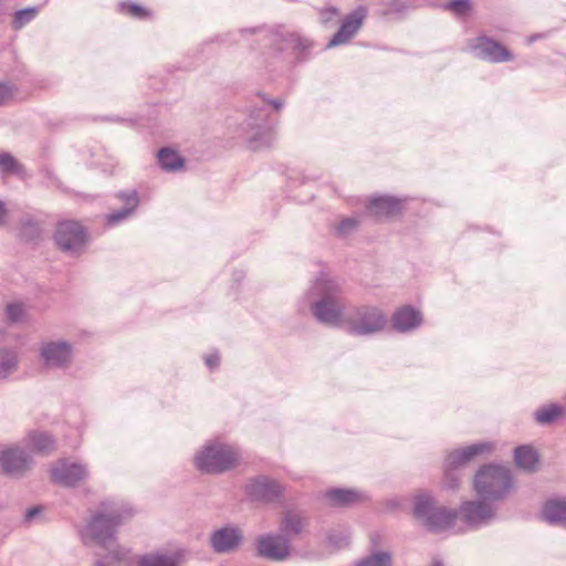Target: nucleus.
I'll return each instance as SVG.
<instances>
[{
  "mask_svg": "<svg viewBox=\"0 0 566 566\" xmlns=\"http://www.w3.org/2000/svg\"><path fill=\"white\" fill-rule=\"evenodd\" d=\"M185 558L184 548L154 551L134 556V566H181Z\"/></svg>",
  "mask_w": 566,
  "mask_h": 566,
  "instance_id": "13",
  "label": "nucleus"
},
{
  "mask_svg": "<svg viewBox=\"0 0 566 566\" xmlns=\"http://www.w3.org/2000/svg\"><path fill=\"white\" fill-rule=\"evenodd\" d=\"M308 295L313 298L311 310L321 323L344 327L345 304L342 301L339 284L327 274L317 277Z\"/></svg>",
  "mask_w": 566,
  "mask_h": 566,
  "instance_id": "1",
  "label": "nucleus"
},
{
  "mask_svg": "<svg viewBox=\"0 0 566 566\" xmlns=\"http://www.w3.org/2000/svg\"><path fill=\"white\" fill-rule=\"evenodd\" d=\"M130 515V510L122 503L102 502L82 530L83 541L106 547L114 539L117 527Z\"/></svg>",
  "mask_w": 566,
  "mask_h": 566,
  "instance_id": "2",
  "label": "nucleus"
},
{
  "mask_svg": "<svg viewBox=\"0 0 566 566\" xmlns=\"http://www.w3.org/2000/svg\"><path fill=\"white\" fill-rule=\"evenodd\" d=\"M25 306L21 303H12L7 306V315L11 322H20L25 316Z\"/></svg>",
  "mask_w": 566,
  "mask_h": 566,
  "instance_id": "38",
  "label": "nucleus"
},
{
  "mask_svg": "<svg viewBox=\"0 0 566 566\" xmlns=\"http://www.w3.org/2000/svg\"><path fill=\"white\" fill-rule=\"evenodd\" d=\"M40 513H41V509H40V507H32V509H30V510H28V511H27L24 518H25V521H27V522H29V523H30V522H32V521H33V518H34L35 516H38Z\"/></svg>",
  "mask_w": 566,
  "mask_h": 566,
  "instance_id": "44",
  "label": "nucleus"
},
{
  "mask_svg": "<svg viewBox=\"0 0 566 566\" xmlns=\"http://www.w3.org/2000/svg\"><path fill=\"white\" fill-rule=\"evenodd\" d=\"M240 461V452L233 446L212 442L203 447L196 455V468L209 474L221 473L233 469Z\"/></svg>",
  "mask_w": 566,
  "mask_h": 566,
  "instance_id": "5",
  "label": "nucleus"
},
{
  "mask_svg": "<svg viewBox=\"0 0 566 566\" xmlns=\"http://www.w3.org/2000/svg\"><path fill=\"white\" fill-rule=\"evenodd\" d=\"M516 465L525 471H535L538 464L537 452L530 446H521L514 450Z\"/></svg>",
  "mask_w": 566,
  "mask_h": 566,
  "instance_id": "24",
  "label": "nucleus"
},
{
  "mask_svg": "<svg viewBox=\"0 0 566 566\" xmlns=\"http://www.w3.org/2000/svg\"><path fill=\"white\" fill-rule=\"evenodd\" d=\"M122 9H126L128 14L132 15L133 18H136V19H147V18H150V12L139 6V4H136V3H126V2H123L119 4Z\"/></svg>",
  "mask_w": 566,
  "mask_h": 566,
  "instance_id": "36",
  "label": "nucleus"
},
{
  "mask_svg": "<svg viewBox=\"0 0 566 566\" xmlns=\"http://www.w3.org/2000/svg\"><path fill=\"white\" fill-rule=\"evenodd\" d=\"M54 241L62 251L77 254L87 242V233L78 222L66 220L57 223Z\"/></svg>",
  "mask_w": 566,
  "mask_h": 566,
  "instance_id": "8",
  "label": "nucleus"
},
{
  "mask_svg": "<svg viewBox=\"0 0 566 566\" xmlns=\"http://www.w3.org/2000/svg\"><path fill=\"white\" fill-rule=\"evenodd\" d=\"M243 542V533L237 526H224L210 534L209 543L214 553L229 554L235 552Z\"/></svg>",
  "mask_w": 566,
  "mask_h": 566,
  "instance_id": "12",
  "label": "nucleus"
},
{
  "mask_svg": "<svg viewBox=\"0 0 566 566\" xmlns=\"http://www.w3.org/2000/svg\"><path fill=\"white\" fill-rule=\"evenodd\" d=\"M356 566H391V555L388 552L375 553L357 563Z\"/></svg>",
  "mask_w": 566,
  "mask_h": 566,
  "instance_id": "32",
  "label": "nucleus"
},
{
  "mask_svg": "<svg viewBox=\"0 0 566 566\" xmlns=\"http://www.w3.org/2000/svg\"><path fill=\"white\" fill-rule=\"evenodd\" d=\"M421 322V313L411 306H402L392 315V326L401 333L417 328Z\"/></svg>",
  "mask_w": 566,
  "mask_h": 566,
  "instance_id": "20",
  "label": "nucleus"
},
{
  "mask_svg": "<svg viewBox=\"0 0 566 566\" xmlns=\"http://www.w3.org/2000/svg\"><path fill=\"white\" fill-rule=\"evenodd\" d=\"M367 11L364 7L356 8L346 15L334 36L327 43V48H333L347 43L361 28Z\"/></svg>",
  "mask_w": 566,
  "mask_h": 566,
  "instance_id": "14",
  "label": "nucleus"
},
{
  "mask_svg": "<svg viewBox=\"0 0 566 566\" xmlns=\"http://www.w3.org/2000/svg\"><path fill=\"white\" fill-rule=\"evenodd\" d=\"M326 497L335 505H348L359 501L360 496L352 490L334 489L326 492Z\"/></svg>",
  "mask_w": 566,
  "mask_h": 566,
  "instance_id": "28",
  "label": "nucleus"
},
{
  "mask_svg": "<svg viewBox=\"0 0 566 566\" xmlns=\"http://www.w3.org/2000/svg\"><path fill=\"white\" fill-rule=\"evenodd\" d=\"M0 172L1 174H22L23 167L9 153L0 154Z\"/></svg>",
  "mask_w": 566,
  "mask_h": 566,
  "instance_id": "31",
  "label": "nucleus"
},
{
  "mask_svg": "<svg viewBox=\"0 0 566 566\" xmlns=\"http://www.w3.org/2000/svg\"><path fill=\"white\" fill-rule=\"evenodd\" d=\"M17 90L10 84L0 83V106L9 103L15 96Z\"/></svg>",
  "mask_w": 566,
  "mask_h": 566,
  "instance_id": "39",
  "label": "nucleus"
},
{
  "mask_svg": "<svg viewBox=\"0 0 566 566\" xmlns=\"http://www.w3.org/2000/svg\"><path fill=\"white\" fill-rule=\"evenodd\" d=\"M358 221L354 218H346L336 227V232L339 235H346L357 228Z\"/></svg>",
  "mask_w": 566,
  "mask_h": 566,
  "instance_id": "40",
  "label": "nucleus"
},
{
  "mask_svg": "<svg viewBox=\"0 0 566 566\" xmlns=\"http://www.w3.org/2000/svg\"><path fill=\"white\" fill-rule=\"evenodd\" d=\"M493 449L494 446L491 442H479L451 452L446 459L448 471L444 476V486L448 489H455L459 485L460 476L454 469L469 462L479 454L490 453Z\"/></svg>",
  "mask_w": 566,
  "mask_h": 566,
  "instance_id": "7",
  "label": "nucleus"
},
{
  "mask_svg": "<svg viewBox=\"0 0 566 566\" xmlns=\"http://www.w3.org/2000/svg\"><path fill=\"white\" fill-rule=\"evenodd\" d=\"M93 566H106L102 560H97L93 564Z\"/></svg>",
  "mask_w": 566,
  "mask_h": 566,
  "instance_id": "47",
  "label": "nucleus"
},
{
  "mask_svg": "<svg viewBox=\"0 0 566 566\" xmlns=\"http://www.w3.org/2000/svg\"><path fill=\"white\" fill-rule=\"evenodd\" d=\"M118 198L124 202V208L112 212L106 217L108 224H117L128 218L139 203L138 195L135 190L118 193Z\"/></svg>",
  "mask_w": 566,
  "mask_h": 566,
  "instance_id": "21",
  "label": "nucleus"
},
{
  "mask_svg": "<svg viewBox=\"0 0 566 566\" xmlns=\"http://www.w3.org/2000/svg\"><path fill=\"white\" fill-rule=\"evenodd\" d=\"M470 46L479 57L491 62H504L512 59V54L506 48L486 36L475 39Z\"/></svg>",
  "mask_w": 566,
  "mask_h": 566,
  "instance_id": "17",
  "label": "nucleus"
},
{
  "mask_svg": "<svg viewBox=\"0 0 566 566\" xmlns=\"http://www.w3.org/2000/svg\"><path fill=\"white\" fill-rule=\"evenodd\" d=\"M474 491L483 500L501 501L513 490L510 469L499 464L482 467L474 476Z\"/></svg>",
  "mask_w": 566,
  "mask_h": 566,
  "instance_id": "3",
  "label": "nucleus"
},
{
  "mask_svg": "<svg viewBox=\"0 0 566 566\" xmlns=\"http://www.w3.org/2000/svg\"><path fill=\"white\" fill-rule=\"evenodd\" d=\"M463 520L470 526H480L491 522L495 517V507L484 501H468L460 507Z\"/></svg>",
  "mask_w": 566,
  "mask_h": 566,
  "instance_id": "15",
  "label": "nucleus"
},
{
  "mask_svg": "<svg viewBox=\"0 0 566 566\" xmlns=\"http://www.w3.org/2000/svg\"><path fill=\"white\" fill-rule=\"evenodd\" d=\"M29 443L39 452H49L54 449V440L46 432H32L29 434Z\"/></svg>",
  "mask_w": 566,
  "mask_h": 566,
  "instance_id": "29",
  "label": "nucleus"
},
{
  "mask_svg": "<svg viewBox=\"0 0 566 566\" xmlns=\"http://www.w3.org/2000/svg\"><path fill=\"white\" fill-rule=\"evenodd\" d=\"M543 517L551 524H566V500L554 499L545 503Z\"/></svg>",
  "mask_w": 566,
  "mask_h": 566,
  "instance_id": "23",
  "label": "nucleus"
},
{
  "mask_svg": "<svg viewBox=\"0 0 566 566\" xmlns=\"http://www.w3.org/2000/svg\"><path fill=\"white\" fill-rule=\"evenodd\" d=\"M2 470L13 476L23 475L31 465V458L20 448H8L0 451Z\"/></svg>",
  "mask_w": 566,
  "mask_h": 566,
  "instance_id": "16",
  "label": "nucleus"
},
{
  "mask_svg": "<svg viewBox=\"0 0 566 566\" xmlns=\"http://www.w3.org/2000/svg\"><path fill=\"white\" fill-rule=\"evenodd\" d=\"M220 358L218 354H210L206 357V364L209 368H214L219 365Z\"/></svg>",
  "mask_w": 566,
  "mask_h": 566,
  "instance_id": "43",
  "label": "nucleus"
},
{
  "mask_svg": "<svg viewBox=\"0 0 566 566\" xmlns=\"http://www.w3.org/2000/svg\"><path fill=\"white\" fill-rule=\"evenodd\" d=\"M112 562L125 563L126 566H134V556H130V551L124 547H118L109 553Z\"/></svg>",
  "mask_w": 566,
  "mask_h": 566,
  "instance_id": "35",
  "label": "nucleus"
},
{
  "mask_svg": "<svg viewBox=\"0 0 566 566\" xmlns=\"http://www.w3.org/2000/svg\"><path fill=\"white\" fill-rule=\"evenodd\" d=\"M368 210L376 217H388L400 210V202L392 197H378L370 199Z\"/></svg>",
  "mask_w": 566,
  "mask_h": 566,
  "instance_id": "22",
  "label": "nucleus"
},
{
  "mask_svg": "<svg viewBox=\"0 0 566 566\" xmlns=\"http://www.w3.org/2000/svg\"><path fill=\"white\" fill-rule=\"evenodd\" d=\"M444 8L457 15H464L470 11V0H451Z\"/></svg>",
  "mask_w": 566,
  "mask_h": 566,
  "instance_id": "37",
  "label": "nucleus"
},
{
  "mask_svg": "<svg viewBox=\"0 0 566 566\" xmlns=\"http://www.w3.org/2000/svg\"><path fill=\"white\" fill-rule=\"evenodd\" d=\"M308 525L307 516L295 510H287L283 513L279 530L283 536H286L290 541L292 537L301 535Z\"/></svg>",
  "mask_w": 566,
  "mask_h": 566,
  "instance_id": "18",
  "label": "nucleus"
},
{
  "mask_svg": "<svg viewBox=\"0 0 566 566\" xmlns=\"http://www.w3.org/2000/svg\"><path fill=\"white\" fill-rule=\"evenodd\" d=\"M413 516L429 531L440 532L450 528L457 520V512L438 505L428 493L420 492L413 497Z\"/></svg>",
  "mask_w": 566,
  "mask_h": 566,
  "instance_id": "4",
  "label": "nucleus"
},
{
  "mask_svg": "<svg viewBox=\"0 0 566 566\" xmlns=\"http://www.w3.org/2000/svg\"><path fill=\"white\" fill-rule=\"evenodd\" d=\"M7 210L4 203L0 200V226L4 223Z\"/></svg>",
  "mask_w": 566,
  "mask_h": 566,
  "instance_id": "45",
  "label": "nucleus"
},
{
  "mask_svg": "<svg viewBox=\"0 0 566 566\" xmlns=\"http://www.w3.org/2000/svg\"><path fill=\"white\" fill-rule=\"evenodd\" d=\"M18 366V356L14 350L0 348V379H6Z\"/></svg>",
  "mask_w": 566,
  "mask_h": 566,
  "instance_id": "27",
  "label": "nucleus"
},
{
  "mask_svg": "<svg viewBox=\"0 0 566 566\" xmlns=\"http://www.w3.org/2000/svg\"><path fill=\"white\" fill-rule=\"evenodd\" d=\"M273 36V41L279 43L277 50L280 51L289 48L304 51L308 49L311 45V43L306 39L301 38L296 33H290L286 35L276 33Z\"/></svg>",
  "mask_w": 566,
  "mask_h": 566,
  "instance_id": "26",
  "label": "nucleus"
},
{
  "mask_svg": "<svg viewBox=\"0 0 566 566\" xmlns=\"http://www.w3.org/2000/svg\"><path fill=\"white\" fill-rule=\"evenodd\" d=\"M51 480L64 486H75L88 475L84 464L61 460L50 470Z\"/></svg>",
  "mask_w": 566,
  "mask_h": 566,
  "instance_id": "11",
  "label": "nucleus"
},
{
  "mask_svg": "<svg viewBox=\"0 0 566 566\" xmlns=\"http://www.w3.org/2000/svg\"><path fill=\"white\" fill-rule=\"evenodd\" d=\"M7 0H0V7L6 2Z\"/></svg>",
  "mask_w": 566,
  "mask_h": 566,
  "instance_id": "49",
  "label": "nucleus"
},
{
  "mask_svg": "<svg viewBox=\"0 0 566 566\" xmlns=\"http://www.w3.org/2000/svg\"><path fill=\"white\" fill-rule=\"evenodd\" d=\"M271 104L274 106L275 109H280L283 106V102L281 99H273L271 101Z\"/></svg>",
  "mask_w": 566,
  "mask_h": 566,
  "instance_id": "46",
  "label": "nucleus"
},
{
  "mask_svg": "<svg viewBox=\"0 0 566 566\" xmlns=\"http://www.w3.org/2000/svg\"><path fill=\"white\" fill-rule=\"evenodd\" d=\"M157 156L160 168L166 171H176L182 168L185 164L178 153L170 148H161Z\"/></svg>",
  "mask_w": 566,
  "mask_h": 566,
  "instance_id": "25",
  "label": "nucleus"
},
{
  "mask_svg": "<svg viewBox=\"0 0 566 566\" xmlns=\"http://www.w3.org/2000/svg\"><path fill=\"white\" fill-rule=\"evenodd\" d=\"M39 226L32 220L25 221V223L22 226L21 235L27 239L35 238L39 235Z\"/></svg>",
  "mask_w": 566,
  "mask_h": 566,
  "instance_id": "41",
  "label": "nucleus"
},
{
  "mask_svg": "<svg viewBox=\"0 0 566 566\" xmlns=\"http://www.w3.org/2000/svg\"><path fill=\"white\" fill-rule=\"evenodd\" d=\"M337 14H338V11L335 8H329V9H325V10L321 11V18H322L323 23H327Z\"/></svg>",
  "mask_w": 566,
  "mask_h": 566,
  "instance_id": "42",
  "label": "nucleus"
},
{
  "mask_svg": "<svg viewBox=\"0 0 566 566\" xmlns=\"http://www.w3.org/2000/svg\"><path fill=\"white\" fill-rule=\"evenodd\" d=\"M562 408L557 405L543 407L535 412V419L542 424L551 423L562 416Z\"/></svg>",
  "mask_w": 566,
  "mask_h": 566,
  "instance_id": "30",
  "label": "nucleus"
},
{
  "mask_svg": "<svg viewBox=\"0 0 566 566\" xmlns=\"http://www.w3.org/2000/svg\"><path fill=\"white\" fill-rule=\"evenodd\" d=\"M38 13L36 8H27L23 10H19L14 14L13 28L21 29L28 22H30Z\"/></svg>",
  "mask_w": 566,
  "mask_h": 566,
  "instance_id": "34",
  "label": "nucleus"
},
{
  "mask_svg": "<svg viewBox=\"0 0 566 566\" xmlns=\"http://www.w3.org/2000/svg\"><path fill=\"white\" fill-rule=\"evenodd\" d=\"M387 325L386 314L376 306H358L345 315L344 328L354 335H371L381 332Z\"/></svg>",
  "mask_w": 566,
  "mask_h": 566,
  "instance_id": "6",
  "label": "nucleus"
},
{
  "mask_svg": "<svg viewBox=\"0 0 566 566\" xmlns=\"http://www.w3.org/2000/svg\"><path fill=\"white\" fill-rule=\"evenodd\" d=\"M255 551L262 558L283 562L291 556L292 546L290 539L281 533H266L256 538Z\"/></svg>",
  "mask_w": 566,
  "mask_h": 566,
  "instance_id": "9",
  "label": "nucleus"
},
{
  "mask_svg": "<svg viewBox=\"0 0 566 566\" xmlns=\"http://www.w3.org/2000/svg\"><path fill=\"white\" fill-rule=\"evenodd\" d=\"M432 566H443V565L441 564V562L436 560Z\"/></svg>",
  "mask_w": 566,
  "mask_h": 566,
  "instance_id": "48",
  "label": "nucleus"
},
{
  "mask_svg": "<svg viewBox=\"0 0 566 566\" xmlns=\"http://www.w3.org/2000/svg\"><path fill=\"white\" fill-rule=\"evenodd\" d=\"M247 490L250 496L260 501H272L281 494L280 485L266 476H260L251 481Z\"/></svg>",
  "mask_w": 566,
  "mask_h": 566,
  "instance_id": "19",
  "label": "nucleus"
},
{
  "mask_svg": "<svg viewBox=\"0 0 566 566\" xmlns=\"http://www.w3.org/2000/svg\"><path fill=\"white\" fill-rule=\"evenodd\" d=\"M274 142V133L272 129H264L249 138L251 148L259 149L263 146H270Z\"/></svg>",
  "mask_w": 566,
  "mask_h": 566,
  "instance_id": "33",
  "label": "nucleus"
},
{
  "mask_svg": "<svg viewBox=\"0 0 566 566\" xmlns=\"http://www.w3.org/2000/svg\"><path fill=\"white\" fill-rule=\"evenodd\" d=\"M40 357L48 368H67L73 358V348L64 340L46 342L41 345Z\"/></svg>",
  "mask_w": 566,
  "mask_h": 566,
  "instance_id": "10",
  "label": "nucleus"
}]
</instances>
